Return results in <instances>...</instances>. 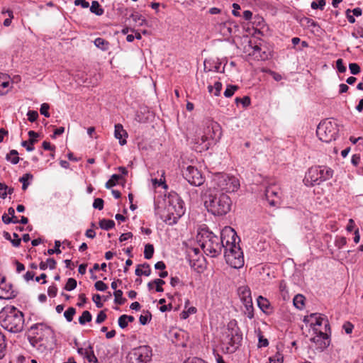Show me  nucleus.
<instances>
[{"label": "nucleus", "instance_id": "1", "mask_svg": "<svg viewBox=\"0 0 363 363\" xmlns=\"http://www.w3.org/2000/svg\"><path fill=\"white\" fill-rule=\"evenodd\" d=\"M303 322L309 325L312 329L314 336L311 341L317 344L320 349L327 347L330 344L329 334L330 328L327 317L321 313H311L306 315Z\"/></svg>", "mask_w": 363, "mask_h": 363}, {"label": "nucleus", "instance_id": "2", "mask_svg": "<svg viewBox=\"0 0 363 363\" xmlns=\"http://www.w3.org/2000/svg\"><path fill=\"white\" fill-rule=\"evenodd\" d=\"M223 239L226 242L224 257L228 264L235 269H240L244 265L243 252L237 242L239 238L236 232L230 226L222 230Z\"/></svg>", "mask_w": 363, "mask_h": 363}, {"label": "nucleus", "instance_id": "3", "mask_svg": "<svg viewBox=\"0 0 363 363\" xmlns=\"http://www.w3.org/2000/svg\"><path fill=\"white\" fill-rule=\"evenodd\" d=\"M155 214H160V218L167 225H173L184 214V203L176 193L169 194L165 200V206L162 212L155 204Z\"/></svg>", "mask_w": 363, "mask_h": 363}, {"label": "nucleus", "instance_id": "4", "mask_svg": "<svg viewBox=\"0 0 363 363\" xmlns=\"http://www.w3.org/2000/svg\"><path fill=\"white\" fill-rule=\"evenodd\" d=\"M23 313L13 306H6L0 311V325L11 333H18L24 328Z\"/></svg>", "mask_w": 363, "mask_h": 363}, {"label": "nucleus", "instance_id": "5", "mask_svg": "<svg viewBox=\"0 0 363 363\" xmlns=\"http://www.w3.org/2000/svg\"><path fill=\"white\" fill-rule=\"evenodd\" d=\"M198 241L204 253L211 257H216L220 254L222 249L225 250L226 242L223 239L222 231L220 237H218L208 229H201L198 234Z\"/></svg>", "mask_w": 363, "mask_h": 363}, {"label": "nucleus", "instance_id": "6", "mask_svg": "<svg viewBox=\"0 0 363 363\" xmlns=\"http://www.w3.org/2000/svg\"><path fill=\"white\" fill-rule=\"evenodd\" d=\"M204 204L209 213L220 216L226 215L230 211L232 201L226 194L216 191L207 196Z\"/></svg>", "mask_w": 363, "mask_h": 363}, {"label": "nucleus", "instance_id": "7", "mask_svg": "<svg viewBox=\"0 0 363 363\" xmlns=\"http://www.w3.org/2000/svg\"><path fill=\"white\" fill-rule=\"evenodd\" d=\"M242 335L235 322L231 321L221 342V350L225 354L234 353L240 347Z\"/></svg>", "mask_w": 363, "mask_h": 363}, {"label": "nucleus", "instance_id": "8", "mask_svg": "<svg viewBox=\"0 0 363 363\" xmlns=\"http://www.w3.org/2000/svg\"><path fill=\"white\" fill-rule=\"evenodd\" d=\"M333 171L327 166H314L308 169L303 179L307 186L319 185L333 177Z\"/></svg>", "mask_w": 363, "mask_h": 363}, {"label": "nucleus", "instance_id": "9", "mask_svg": "<svg viewBox=\"0 0 363 363\" xmlns=\"http://www.w3.org/2000/svg\"><path fill=\"white\" fill-rule=\"evenodd\" d=\"M338 125L332 121H321L317 127L316 134L318 138L325 143L335 140L338 135Z\"/></svg>", "mask_w": 363, "mask_h": 363}, {"label": "nucleus", "instance_id": "10", "mask_svg": "<svg viewBox=\"0 0 363 363\" xmlns=\"http://www.w3.org/2000/svg\"><path fill=\"white\" fill-rule=\"evenodd\" d=\"M213 181L220 190L230 193L238 191L240 186V181L236 177L225 173H216Z\"/></svg>", "mask_w": 363, "mask_h": 363}, {"label": "nucleus", "instance_id": "11", "mask_svg": "<svg viewBox=\"0 0 363 363\" xmlns=\"http://www.w3.org/2000/svg\"><path fill=\"white\" fill-rule=\"evenodd\" d=\"M128 357L135 363H148L152 359V350L149 345H141L133 348Z\"/></svg>", "mask_w": 363, "mask_h": 363}, {"label": "nucleus", "instance_id": "12", "mask_svg": "<svg viewBox=\"0 0 363 363\" xmlns=\"http://www.w3.org/2000/svg\"><path fill=\"white\" fill-rule=\"evenodd\" d=\"M31 338L33 342H41L52 335V330L43 323H36L30 326L29 329Z\"/></svg>", "mask_w": 363, "mask_h": 363}, {"label": "nucleus", "instance_id": "13", "mask_svg": "<svg viewBox=\"0 0 363 363\" xmlns=\"http://www.w3.org/2000/svg\"><path fill=\"white\" fill-rule=\"evenodd\" d=\"M184 178L191 184L195 186H199L204 182V177L202 176L201 172L193 166H188L185 170L183 171Z\"/></svg>", "mask_w": 363, "mask_h": 363}, {"label": "nucleus", "instance_id": "14", "mask_svg": "<svg viewBox=\"0 0 363 363\" xmlns=\"http://www.w3.org/2000/svg\"><path fill=\"white\" fill-rule=\"evenodd\" d=\"M265 199L272 206H275L279 203L280 192L274 186H268L265 190Z\"/></svg>", "mask_w": 363, "mask_h": 363}, {"label": "nucleus", "instance_id": "15", "mask_svg": "<svg viewBox=\"0 0 363 363\" xmlns=\"http://www.w3.org/2000/svg\"><path fill=\"white\" fill-rule=\"evenodd\" d=\"M16 296L15 291L11 284L6 283L4 279L0 281V299L9 300Z\"/></svg>", "mask_w": 363, "mask_h": 363}, {"label": "nucleus", "instance_id": "16", "mask_svg": "<svg viewBox=\"0 0 363 363\" xmlns=\"http://www.w3.org/2000/svg\"><path fill=\"white\" fill-rule=\"evenodd\" d=\"M299 23L304 28L310 29L311 32L313 33H318L321 29L316 21L308 17L301 18L299 21Z\"/></svg>", "mask_w": 363, "mask_h": 363}, {"label": "nucleus", "instance_id": "17", "mask_svg": "<svg viewBox=\"0 0 363 363\" xmlns=\"http://www.w3.org/2000/svg\"><path fill=\"white\" fill-rule=\"evenodd\" d=\"M252 51L250 55L254 57L257 60H267L269 57V53L266 50H262V48L257 45L251 47Z\"/></svg>", "mask_w": 363, "mask_h": 363}, {"label": "nucleus", "instance_id": "18", "mask_svg": "<svg viewBox=\"0 0 363 363\" xmlns=\"http://www.w3.org/2000/svg\"><path fill=\"white\" fill-rule=\"evenodd\" d=\"M114 136L116 139L119 140V143L121 145H124L126 144V138L128 137V133L126 130H124L121 124L118 123L115 125Z\"/></svg>", "mask_w": 363, "mask_h": 363}, {"label": "nucleus", "instance_id": "19", "mask_svg": "<svg viewBox=\"0 0 363 363\" xmlns=\"http://www.w3.org/2000/svg\"><path fill=\"white\" fill-rule=\"evenodd\" d=\"M11 89V78L8 74L0 73V95H4Z\"/></svg>", "mask_w": 363, "mask_h": 363}, {"label": "nucleus", "instance_id": "20", "mask_svg": "<svg viewBox=\"0 0 363 363\" xmlns=\"http://www.w3.org/2000/svg\"><path fill=\"white\" fill-rule=\"evenodd\" d=\"M238 295L242 303H245V301H250L252 300L251 296V291L247 286L239 287Z\"/></svg>", "mask_w": 363, "mask_h": 363}, {"label": "nucleus", "instance_id": "21", "mask_svg": "<svg viewBox=\"0 0 363 363\" xmlns=\"http://www.w3.org/2000/svg\"><path fill=\"white\" fill-rule=\"evenodd\" d=\"M257 302L258 307L262 311L265 313H269V311L271 309V305L268 299L262 296H259Z\"/></svg>", "mask_w": 363, "mask_h": 363}, {"label": "nucleus", "instance_id": "22", "mask_svg": "<svg viewBox=\"0 0 363 363\" xmlns=\"http://www.w3.org/2000/svg\"><path fill=\"white\" fill-rule=\"evenodd\" d=\"M151 269L148 264L145 263L143 264H139L135 269V274L137 276H146L148 277L150 275Z\"/></svg>", "mask_w": 363, "mask_h": 363}, {"label": "nucleus", "instance_id": "23", "mask_svg": "<svg viewBox=\"0 0 363 363\" xmlns=\"http://www.w3.org/2000/svg\"><path fill=\"white\" fill-rule=\"evenodd\" d=\"M78 353L82 355H84L89 362H92L94 359L97 361L91 347H89L88 348H79Z\"/></svg>", "mask_w": 363, "mask_h": 363}, {"label": "nucleus", "instance_id": "24", "mask_svg": "<svg viewBox=\"0 0 363 363\" xmlns=\"http://www.w3.org/2000/svg\"><path fill=\"white\" fill-rule=\"evenodd\" d=\"M189 303V301L186 300L185 301V309L181 313L180 317L182 319H186L189 317L190 315L194 314L196 313L197 310L194 306L187 307V305Z\"/></svg>", "mask_w": 363, "mask_h": 363}, {"label": "nucleus", "instance_id": "25", "mask_svg": "<svg viewBox=\"0 0 363 363\" xmlns=\"http://www.w3.org/2000/svg\"><path fill=\"white\" fill-rule=\"evenodd\" d=\"M130 18L138 26H143L147 24V20L145 17L138 12H135L131 14Z\"/></svg>", "mask_w": 363, "mask_h": 363}, {"label": "nucleus", "instance_id": "26", "mask_svg": "<svg viewBox=\"0 0 363 363\" xmlns=\"http://www.w3.org/2000/svg\"><path fill=\"white\" fill-rule=\"evenodd\" d=\"M222 86V83L218 81L216 82L213 85H208L207 88L210 94L213 96H218L220 94Z\"/></svg>", "mask_w": 363, "mask_h": 363}, {"label": "nucleus", "instance_id": "27", "mask_svg": "<svg viewBox=\"0 0 363 363\" xmlns=\"http://www.w3.org/2000/svg\"><path fill=\"white\" fill-rule=\"evenodd\" d=\"M245 310L244 313L245 315L249 318L252 319L254 318V307L252 303V300L250 301H245V303H243Z\"/></svg>", "mask_w": 363, "mask_h": 363}, {"label": "nucleus", "instance_id": "28", "mask_svg": "<svg viewBox=\"0 0 363 363\" xmlns=\"http://www.w3.org/2000/svg\"><path fill=\"white\" fill-rule=\"evenodd\" d=\"M33 175L30 173L24 174L21 177L19 178V182L22 184V189L26 190L28 186L30 185L29 181H32Z\"/></svg>", "mask_w": 363, "mask_h": 363}, {"label": "nucleus", "instance_id": "29", "mask_svg": "<svg viewBox=\"0 0 363 363\" xmlns=\"http://www.w3.org/2000/svg\"><path fill=\"white\" fill-rule=\"evenodd\" d=\"M293 302L297 309L301 310L305 306V297L301 294H297L294 296Z\"/></svg>", "mask_w": 363, "mask_h": 363}, {"label": "nucleus", "instance_id": "30", "mask_svg": "<svg viewBox=\"0 0 363 363\" xmlns=\"http://www.w3.org/2000/svg\"><path fill=\"white\" fill-rule=\"evenodd\" d=\"M6 342L4 334L0 330V359H2L6 354Z\"/></svg>", "mask_w": 363, "mask_h": 363}, {"label": "nucleus", "instance_id": "31", "mask_svg": "<svg viewBox=\"0 0 363 363\" xmlns=\"http://www.w3.org/2000/svg\"><path fill=\"white\" fill-rule=\"evenodd\" d=\"M90 11L91 13H95L97 16H101L104 12V9L96 1H92L91 5L90 6Z\"/></svg>", "mask_w": 363, "mask_h": 363}, {"label": "nucleus", "instance_id": "32", "mask_svg": "<svg viewBox=\"0 0 363 363\" xmlns=\"http://www.w3.org/2000/svg\"><path fill=\"white\" fill-rule=\"evenodd\" d=\"M99 226L103 230H108L115 226V222L113 220L102 219L99 221Z\"/></svg>", "mask_w": 363, "mask_h": 363}, {"label": "nucleus", "instance_id": "33", "mask_svg": "<svg viewBox=\"0 0 363 363\" xmlns=\"http://www.w3.org/2000/svg\"><path fill=\"white\" fill-rule=\"evenodd\" d=\"M94 45L102 50H107L108 49V43L101 38H97L94 40Z\"/></svg>", "mask_w": 363, "mask_h": 363}, {"label": "nucleus", "instance_id": "34", "mask_svg": "<svg viewBox=\"0 0 363 363\" xmlns=\"http://www.w3.org/2000/svg\"><path fill=\"white\" fill-rule=\"evenodd\" d=\"M92 315L88 311H84L79 318V324L84 325L91 320Z\"/></svg>", "mask_w": 363, "mask_h": 363}, {"label": "nucleus", "instance_id": "35", "mask_svg": "<svg viewBox=\"0 0 363 363\" xmlns=\"http://www.w3.org/2000/svg\"><path fill=\"white\" fill-rule=\"evenodd\" d=\"M114 295V303L118 305H123L126 299L123 297V291L121 290H116L113 292Z\"/></svg>", "mask_w": 363, "mask_h": 363}, {"label": "nucleus", "instance_id": "36", "mask_svg": "<svg viewBox=\"0 0 363 363\" xmlns=\"http://www.w3.org/2000/svg\"><path fill=\"white\" fill-rule=\"evenodd\" d=\"M121 179V176L119 174H113L111 178L106 182V187L107 189H111V187L116 185V183L118 180Z\"/></svg>", "mask_w": 363, "mask_h": 363}, {"label": "nucleus", "instance_id": "37", "mask_svg": "<svg viewBox=\"0 0 363 363\" xmlns=\"http://www.w3.org/2000/svg\"><path fill=\"white\" fill-rule=\"evenodd\" d=\"M152 184L154 186H162L164 189H167V186L165 184L164 172L162 171L161 177L160 179H152Z\"/></svg>", "mask_w": 363, "mask_h": 363}, {"label": "nucleus", "instance_id": "38", "mask_svg": "<svg viewBox=\"0 0 363 363\" xmlns=\"http://www.w3.org/2000/svg\"><path fill=\"white\" fill-rule=\"evenodd\" d=\"M154 254V247L151 244H147L145 246L144 257L147 259L152 257Z\"/></svg>", "mask_w": 363, "mask_h": 363}, {"label": "nucleus", "instance_id": "39", "mask_svg": "<svg viewBox=\"0 0 363 363\" xmlns=\"http://www.w3.org/2000/svg\"><path fill=\"white\" fill-rule=\"evenodd\" d=\"M238 89V86L236 85H228L225 90L224 91V96L226 98H230L233 96L235 91Z\"/></svg>", "mask_w": 363, "mask_h": 363}, {"label": "nucleus", "instance_id": "40", "mask_svg": "<svg viewBox=\"0 0 363 363\" xmlns=\"http://www.w3.org/2000/svg\"><path fill=\"white\" fill-rule=\"evenodd\" d=\"M7 160L12 164H16L19 162V157H18V152L16 150H11L9 154L7 155Z\"/></svg>", "mask_w": 363, "mask_h": 363}, {"label": "nucleus", "instance_id": "41", "mask_svg": "<svg viewBox=\"0 0 363 363\" xmlns=\"http://www.w3.org/2000/svg\"><path fill=\"white\" fill-rule=\"evenodd\" d=\"M335 245L338 249H342L347 244V239L343 236H336L335 239Z\"/></svg>", "mask_w": 363, "mask_h": 363}, {"label": "nucleus", "instance_id": "42", "mask_svg": "<svg viewBox=\"0 0 363 363\" xmlns=\"http://www.w3.org/2000/svg\"><path fill=\"white\" fill-rule=\"evenodd\" d=\"M235 102L236 104H241L243 107L246 108L250 105L251 101L250 98L247 96H245L242 98L237 97L235 99Z\"/></svg>", "mask_w": 363, "mask_h": 363}, {"label": "nucleus", "instance_id": "43", "mask_svg": "<svg viewBox=\"0 0 363 363\" xmlns=\"http://www.w3.org/2000/svg\"><path fill=\"white\" fill-rule=\"evenodd\" d=\"M76 313V309L73 307L68 308L64 313V316L68 322H71L73 320V317Z\"/></svg>", "mask_w": 363, "mask_h": 363}, {"label": "nucleus", "instance_id": "44", "mask_svg": "<svg viewBox=\"0 0 363 363\" xmlns=\"http://www.w3.org/2000/svg\"><path fill=\"white\" fill-rule=\"evenodd\" d=\"M77 287V281L73 278H69L65 286L66 291H70L74 290Z\"/></svg>", "mask_w": 363, "mask_h": 363}, {"label": "nucleus", "instance_id": "45", "mask_svg": "<svg viewBox=\"0 0 363 363\" xmlns=\"http://www.w3.org/2000/svg\"><path fill=\"white\" fill-rule=\"evenodd\" d=\"M60 241L59 240H55V247H52V249H48V255H53L54 253H56V254H60L61 253V250L60 249Z\"/></svg>", "mask_w": 363, "mask_h": 363}, {"label": "nucleus", "instance_id": "46", "mask_svg": "<svg viewBox=\"0 0 363 363\" xmlns=\"http://www.w3.org/2000/svg\"><path fill=\"white\" fill-rule=\"evenodd\" d=\"M50 105L47 103H43L40 106V112L42 115H43L46 118L50 117L49 113Z\"/></svg>", "mask_w": 363, "mask_h": 363}, {"label": "nucleus", "instance_id": "47", "mask_svg": "<svg viewBox=\"0 0 363 363\" xmlns=\"http://www.w3.org/2000/svg\"><path fill=\"white\" fill-rule=\"evenodd\" d=\"M220 31L223 35H229L231 33V28H230L226 23H221L219 26Z\"/></svg>", "mask_w": 363, "mask_h": 363}, {"label": "nucleus", "instance_id": "48", "mask_svg": "<svg viewBox=\"0 0 363 363\" xmlns=\"http://www.w3.org/2000/svg\"><path fill=\"white\" fill-rule=\"evenodd\" d=\"M269 345V341L267 338H265L262 335L259 334L258 336V344L257 347L259 348L266 347Z\"/></svg>", "mask_w": 363, "mask_h": 363}, {"label": "nucleus", "instance_id": "49", "mask_svg": "<svg viewBox=\"0 0 363 363\" xmlns=\"http://www.w3.org/2000/svg\"><path fill=\"white\" fill-rule=\"evenodd\" d=\"M94 287L99 291H105L108 289L107 285L102 281H97L94 284Z\"/></svg>", "mask_w": 363, "mask_h": 363}, {"label": "nucleus", "instance_id": "50", "mask_svg": "<svg viewBox=\"0 0 363 363\" xmlns=\"http://www.w3.org/2000/svg\"><path fill=\"white\" fill-rule=\"evenodd\" d=\"M164 281L161 279H156L153 281V284L156 286V291L162 292L163 288L162 286L164 284Z\"/></svg>", "mask_w": 363, "mask_h": 363}, {"label": "nucleus", "instance_id": "51", "mask_svg": "<svg viewBox=\"0 0 363 363\" xmlns=\"http://www.w3.org/2000/svg\"><path fill=\"white\" fill-rule=\"evenodd\" d=\"M151 319V315L149 313H147L145 315H140L139 318V321L141 325H146Z\"/></svg>", "mask_w": 363, "mask_h": 363}, {"label": "nucleus", "instance_id": "52", "mask_svg": "<svg viewBox=\"0 0 363 363\" xmlns=\"http://www.w3.org/2000/svg\"><path fill=\"white\" fill-rule=\"evenodd\" d=\"M21 145L23 147H24L26 148V150L28 152H31V151L34 150V145H33L34 143H33V141H29V140L22 141Z\"/></svg>", "mask_w": 363, "mask_h": 363}, {"label": "nucleus", "instance_id": "53", "mask_svg": "<svg viewBox=\"0 0 363 363\" xmlns=\"http://www.w3.org/2000/svg\"><path fill=\"white\" fill-rule=\"evenodd\" d=\"M336 68L337 71L340 73H344L346 71V67L343 64L342 59H338L336 61Z\"/></svg>", "mask_w": 363, "mask_h": 363}, {"label": "nucleus", "instance_id": "54", "mask_svg": "<svg viewBox=\"0 0 363 363\" xmlns=\"http://www.w3.org/2000/svg\"><path fill=\"white\" fill-rule=\"evenodd\" d=\"M93 207L94 208L101 210L104 208V200L100 198L95 199L93 203Z\"/></svg>", "mask_w": 363, "mask_h": 363}, {"label": "nucleus", "instance_id": "55", "mask_svg": "<svg viewBox=\"0 0 363 363\" xmlns=\"http://www.w3.org/2000/svg\"><path fill=\"white\" fill-rule=\"evenodd\" d=\"M28 119L30 122H34L38 117V113L35 111H28L27 113Z\"/></svg>", "mask_w": 363, "mask_h": 363}, {"label": "nucleus", "instance_id": "56", "mask_svg": "<svg viewBox=\"0 0 363 363\" xmlns=\"http://www.w3.org/2000/svg\"><path fill=\"white\" fill-rule=\"evenodd\" d=\"M349 69L352 74H357L360 72V67L357 63H350Z\"/></svg>", "mask_w": 363, "mask_h": 363}, {"label": "nucleus", "instance_id": "57", "mask_svg": "<svg viewBox=\"0 0 363 363\" xmlns=\"http://www.w3.org/2000/svg\"><path fill=\"white\" fill-rule=\"evenodd\" d=\"M118 323L119 327L122 329L125 328L128 325V320L125 318V315H122L118 318Z\"/></svg>", "mask_w": 363, "mask_h": 363}, {"label": "nucleus", "instance_id": "58", "mask_svg": "<svg viewBox=\"0 0 363 363\" xmlns=\"http://www.w3.org/2000/svg\"><path fill=\"white\" fill-rule=\"evenodd\" d=\"M106 314L104 311H100L96 316V323L98 324L103 323L106 320Z\"/></svg>", "mask_w": 363, "mask_h": 363}, {"label": "nucleus", "instance_id": "59", "mask_svg": "<svg viewBox=\"0 0 363 363\" xmlns=\"http://www.w3.org/2000/svg\"><path fill=\"white\" fill-rule=\"evenodd\" d=\"M2 221L5 223V224H9V223H18V220H14V219H13V218H11L9 215H6V214H4L2 216Z\"/></svg>", "mask_w": 363, "mask_h": 363}, {"label": "nucleus", "instance_id": "60", "mask_svg": "<svg viewBox=\"0 0 363 363\" xmlns=\"http://www.w3.org/2000/svg\"><path fill=\"white\" fill-rule=\"evenodd\" d=\"M101 296L99 294H94L92 297L93 301L95 303L97 308H101L103 303L101 302Z\"/></svg>", "mask_w": 363, "mask_h": 363}, {"label": "nucleus", "instance_id": "61", "mask_svg": "<svg viewBox=\"0 0 363 363\" xmlns=\"http://www.w3.org/2000/svg\"><path fill=\"white\" fill-rule=\"evenodd\" d=\"M57 293V288L56 286L52 285V286H49V288L48 289V294L49 296L55 297V296H56Z\"/></svg>", "mask_w": 363, "mask_h": 363}, {"label": "nucleus", "instance_id": "62", "mask_svg": "<svg viewBox=\"0 0 363 363\" xmlns=\"http://www.w3.org/2000/svg\"><path fill=\"white\" fill-rule=\"evenodd\" d=\"M13 239L11 240V243L14 247H18L21 244V238H19L18 235L16 233H13Z\"/></svg>", "mask_w": 363, "mask_h": 363}, {"label": "nucleus", "instance_id": "63", "mask_svg": "<svg viewBox=\"0 0 363 363\" xmlns=\"http://www.w3.org/2000/svg\"><path fill=\"white\" fill-rule=\"evenodd\" d=\"M75 6H80L84 9H86L89 6V3L86 0H75L74 1Z\"/></svg>", "mask_w": 363, "mask_h": 363}, {"label": "nucleus", "instance_id": "64", "mask_svg": "<svg viewBox=\"0 0 363 363\" xmlns=\"http://www.w3.org/2000/svg\"><path fill=\"white\" fill-rule=\"evenodd\" d=\"M29 141H33V143L37 142V138L38 137V134L33 130H30L28 132Z\"/></svg>", "mask_w": 363, "mask_h": 363}]
</instances>
